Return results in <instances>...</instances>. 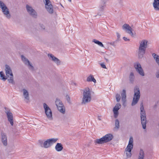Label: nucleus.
<instances>
[{"instance_id":"f257e3e1","label":"nucleus","mask_w":159,"mask_h":159,"mask_svg":"<svg viewBox=\"0 0 159 159\" xmlns=\"http://www.w3.org/2000/svg\"><path fill=\"white\" fill-rule=\"evenodd\" d=\"M83 92V97L81 101V104L82 105L89 102L91 100V91L89 88H85Z\"/></svg>"},{"instance_id":"f03ea898","label":"nucleus","mask_w":159,"mask_h":159,"mask_svg":"<svg viewBox=\"0 0 159 159\" xmlns=\"http://www.w3.org/2000/svg\"><path fill=\"white\" fill-rule=\"evenodd\" d=\"M140 110L141 123L143 128V129H145L146 127L147 118L146 112L144 109L143 102H141L140 104Z\"/></svg>"},{"instance_id":"7ed1b4c3","label":"nucleus","mask_w":159,"mask_h":159,"mask_svg":"<svg viewBox=\"0 0 159 159\" xmlns=\"http://www.w3.org/2000/svg\"><path fill=\"white\" fill-rule=\"evenodd\" d=\"M113 136L111 134H106L102 137L95 140L94 142L96 144H101L110 142L113 138Z\"/></svg>"},{"instance_id":"20e7f679","label":"nucleus","mask_w":159,"mask_h":159,"mask_svg":"<svg viewBox=\"0 0 159 159\" xmlns=\"http://www.w3.org/2000/svg\"><path fill=\"white\" fill-rule=\"evenodd\" d=\"M134 95L131 103L132 106L135 105L139 101L140 97V93L139 87L137 86L134 87Z\"/></svg>"},{"instance_id":"39448f33","label":"nucleus","mask_w":159,"mask_h":159,"mask_svg":"<svg viewBox=\"0 0 159 159\" xmlns=\"http://www.w3.org/2000/svg\"><path fill=\"white\" fill-rule=\"evenodd\" d=\"M133 138L130 137L128 145L125 149L126 154L128 158L130 157L131 156V152L133 148Z\"/></svg>"},{"instance_id":"423d86ee","label":"nucleus","mask_w":159,"mask_h":159,"mask_svg":"<svg viewBox=\"0 0 159 159\" xmlns=\"http://www.w3.org/2000/svg\"><path fill=\"white\" fill-rule=\"evenodd\" d=\"M0 7L1 8L2 11L6 17L8 19H10L11 16L9 9L5 4L1 1H0Z\"/></svg>"},{"instance_id":"0eeeda50","label":"nucleus","mask_w":159,"mask_h":159,"mask_svg":"<svg viewBox=\"0 0 159 159\" xmlns=\"http://www.w3.org/2000/svg\"><path fill=\"white\" fill-rule=\"evenodd\" d=\"M56 105L59 111L63 114L65 113V108L61 101L57 98L55 101Z\"/></svg>"},{"instance_id":"6e6552de","label":"nucleus","mask_w":159,"mask_h":159,"mask_svg":"<svg viewBox=\"0 0 159 159\" xmlns=\"http://www.w3.org/2000/svg\"><path fill=\"white\" fill-rule=\"evenodd\" d=\"M43 108L45 110V113L46 115L47 118L50 120H52V111L48 106V105L45 103L43 104Z\"/></svg>"},{"instance_id":"1a4fd4ad","label":"nucleus","mask_w":159,"mask_h":159,"mask_svg":"<svg viewBox=\"0 0 159 159\" xmlns=\"http://www.w3.org/2000/svg\"><path fill=\"white\" fill-rule=\"evenodd\" d=\"M123 30H125V32L130 34L131 36L133 37L136 35V33H133V30L129 25L127 24H125L122 26Z\"/></svg>"},{"instance_id":"9d476101","label":"nucleus","mask_w":159,"mask_h":159,"mask_svg":"<svg viewBox=\"0 0 159 159\" xmlns=\"http://www.w3.org/2000/svg\"><path fill=\"white\" fill-rule=\"evenodd\" d=\"M26 8L27 12L30 16L34 18H37V13L31 6L27 5Z\"/></svg>"},{"instance_id":"9b49d317","label":"nucleus","mask_w":159,"mask_h":159,"mask_svg":"<svg viewBox=\"0 0 159 159\" xmlns=\"http://www.w3.org/2000/svg\"><path fill=\"white\" fill-rule=\"evenodd\" d=\"M58 139L57 138H52L48 139L44 141L43 148H46L50 147L53 143H56Z\"/></svg>"},{"instance_id":"f8f14e48","label":"nucleus","mask_w":159,"mask_h":159,"mask_svg":"<svg viewBox=\"0 0 159 159\" xmlns=\"http://www.w3.org/2000/svg\"><path fill=\"white\" fill-rule=\"evenodd\" d=\"M134 66L136 71L140 75L142 76H144L145 74L143 69L141 67V65L139 63L137 62L135 63L134 64Z\"/></svg>"},{"instance_id":"ddd939ff","label":"nucleus","mask_w":159,"mask_h":159,"mask_svg":"<svg viewBox=\"0 0 159 159\" xmlns=\"http://www.w3.org/2000/svg\"><path fill=\"white\" fill-rule=\"evenodd\" d=\"M21 59L24 63L28 67L29 69L31 70H34V67L30 63V61L24 56L23 55L21 56Z\"/></svg>"},{"instance_id":"4468645a","label":"nucleus","mask_w":159,"mask_h":159,"mask_svg":"<svg viewBox=\"0 0 159 159\" xmlns=\"http://www.w3.org/2000/svg\"><path fill=\"white\" fill-rule=\"evenodd\" d=\"M121 105L120 103H117L113 108V111L114 114V117L116 118L118 116V110L120 108Z\"/></svg>"},{"instance_id":"2eb2a0df","label":"nucleus","mask_w":159,"mask_h":159,"mask_svg":"<svg viewBox=\"0 0 159 159\" xmlns=\"http://www.w3.org/2000/svg\"><path fill=\"white\" fill-rule=\"evenodd\" d=\"M48 56L49 57L50 59L52 60L57 65H59L60 64V61L57 57H55L52 54H48Z\"/></svg>"},{"instance_id":"dca6fc26","label":"nucleus","mask_w":159,"mask_h":159,"mask_svg":"<svg viewBox=\"0 0 159 159\" xmlns=\"http://www.w3.org/2000/svg\"><path fill=\"white\" fill-rule=\"evenodd\" d=\"M5 72L7 76H13V74L10 66L7 65H5Z\"/></svg>"},{"instance_id":"f3484780","label":"nucleus","mask_w":159,"mask_h":159,"mask_svg":"<svg viewBox=\"0 0 159 159\" xmlns=\"http://www.w3.org/2000/svg\"><path fill=\"white\" fill-rule=\"evenodd\" d=\"M121 100L123 102V105L124 106H125V102H126V91L125 89H123L121 93Z\"/></svg>"},{"instance_id":"a211bd4d","label":"nucleus","mask_w":159,"mask_h":159,"mask_svg":"<svg viewBox=\"0 0 159 159\" xmlns=\"http://www.w3.org/2000/svg\"><path fill=\"white\" fill-rule=\"evenodd\" d=\"M2 142L4 146H6L7 144V137L6 134L3 132L1 134Z\"/></svg>"},{"instance_id":"6ab92c4d","label":"nucleus","mask_w":159,"mask_h":159,"mask_svg":"<svg viewBox=\"0 0 159 159\" xmlns=\"http://www.w3.org/2000/svg\"><path fill=\"white\" fill-rule=\"evenodd\" d=\"M7 114L8 121L10 122L11 125H13V116L12 113L11 111H7L6 112Z\"/></svg>"},{"instance_id":"aec40b11","label":"nucleus","mask_w":159,"mask_h":159,"mask_svg":"<svg viewBox=\"0 0 159 159\" xmlns=\"http://www.w3.org/2000/svg\"><path fill=\"white\" fill-rule=\"evenodd\" d=\"M148 41L146 40H142L140 44L139 48L146 50L147 45Z\"/></svg>"},{"instance_id":"412c9836","label":"nucleus","mask_w":159,"mask_h":159,"mask_svg":"<svg viewBox=\"0 0 159 159\" xmlns=\"http://www.w3.org/2000/svg\"><path fill=\"white\" fill-rule=\"evenodd\" d=\"M23 95L25 98V99L26 102H28L29 100V94L28 91L25 89H23Z\"/></svg>"},{"instance_id":"4be33fe9","label":"nucleus","mask_w":159,"mask_h":159,"mask_svg":"<svg viewBox=\"0 0 159 159\" xmlns=\"http://www.w3.org/2000/svg\"><path fill=\"white\" fill-rule=\"evenodd\" d=\"M145 50L144 49L139 48L138 56L139 59H142L143 57V56L145 53Z\"/></svg>"},{"instance_id":"5701e85b","label":"nucleus","mask_w":159,"mask_h":159,"mask_svg":"<svg viewBox=\"0 0 159 159\" xmlns=\"http://www.w3.org/2000/svg\"><path fill=\"white\" fill-rule=\"evenodd\" d=\"M45 7L48 11L51 14L53 12V7L51 3L45 6Z\"/></svg>"},{"instance_id":"b1692460","label":"nucleus","mask_w":159,"mask_h":159,"mask_svg":"<svg viewBox=\"0 0 159 159\" xmlns=\"http://www.w3.org/2000/svg\"><path fill=\"white\" fill-rule=\"evenodd\" d=\"M153 5L155 10L159 11V0H154Z\"/></svg>"},{"instance_id":"393cba45","label":"nucleus","mask_w":159,"mask_h":159,"mask_svg":"<svg viewBox=\"0 0 159 159\" xmlns=\"http://www.w3.org/2000/svg\"><path fill=\"white\" fill-rule=\"evenodd\" d=\"M63 148L61 143H57L55 147V149L57 152H60L63 150Z\"/></svg>"},{"instance_id":"a878e982","label":"nucleus","mask_w":159,"mask_h":159,"mask_svg":"<svg viewBox=\"0 0 159 159\" xmlns=\"http://www.w3.org/2000/svg\"><path fill=\"white\" fill-rule=\"evenodd\" d=\"M86 80L87 82H93L94 83H96V80L94 79L93 75H90L87 78Z\"/></svg>"},{"instance_id":"bb28decb","label":"nucleus","mask_w":159,"mask_h":159,"mask_svg":"<svg viewBox=\"0 0 159 159\" xmlns=\"http://www.w3.org/2000/svg\"><path fill=\"white\" fill-rule=\"evenodd\" d=\"M144 153L142 149H140L138 159H143L144 157Z\"/></svg>"},{"instance_id":"cd10ccee","label":"nucleus","mask_w":159,"mask_h":159,"mask_svg":"<svg viewBox=\"0 0 159 159\" xmlns=\"http://www.w3.org/2000/svg\"><path fill=\"white\" fill-rule=\"evenodd\" d=\"M134 78L135 76L134 75V73L132 72H131L129 76V80L131 83H133L134 81Z\"/></svg>"},{"instance_id":"c85d7f7f","label":"nucleus","mask_w":159,"mask_h":159,"mask_svg":"<svg viewBox=\"0 0 159 159\" xmlns=\"http://www.w3.org/2000/svg\"><path fill=\"white\" fill-rule=\"evenodd\" d=\"M120 122L118 119H116L115 123V127L114 129H118L120 127Z\"/></svg>"},{"instance_id":"c756f323","label":"nucleus","mask_w":159,"mask_h":159,"mask_svg":"<svg viewBox=\"0 0 159 159\" xmlns=\"http://www.w3.org/2000/svg\"><path fill=\"white\" fill-rule=\"evenodd\" d=\"M93 42L94 43H95L98 44L100 46L104 47V45L102 43L98 40L94 39L93 40Z\"/></svg>"},{"instance_id":"7c9ffc66","label":"nucleus","mask_w":159,"mask_h":159,"mask_svg":"<svg viewBox=\"0 0 159 159\" xmlns=\"http://www.w3.org/2000/svg\"><path fill=\"white\" fill-rule=\"evenodd\" d=\"M10 78L7 79V80L9 83H11L12 84H14L15 82L13 80V76H10Z\"/></svg>"},{"instance_id":"2f4dec72","label":"nucleus","mask_w":159,"mask_h":159,"mask_svg":"<svg viewBox=\"0 0 159 159\" xmlns=\"http://www.w3.org/2000/svg\"><path fill=\"white\" fill-rule=\"evenodd\" d=\"M0 76L2 78V80L4 81L5 80L7 79V78L4 75L2 71L0 72Z\"/></svg>"},{"instance_id":"473e14b6","label":"nucleus","mask_w":159,"mask_h":159,"mask_svg":"<svg viewBox=\"0 0 159 159\" xmlns=\"http://www.w3.org/2000/svg\"><path fill=\"white\" fill-rule=\"evenodd\" d=\"M116 99L117 102H119L120 99V96L119 94L117 93L116 95Z\"/></svg>"},{"instance_id":"72a5a7b5","label":"nucleus","mask_w":159,"mask_h":159,"mask_svg":"<svg viewBox=\"0 0 159 159\" xmlns=\"http://www.w3.org/2000/svg\"><path fill=\"white\" fill-rule=\"evenodd\" d=\"M118 41H119L116 40L114 41L111 42L110 43V44L114 47H115L116 46V44Z\"/></svg>"},{"instance_id":"f704fd0d","label":"nucleus","mask_w":159,"mask_h":159,"mask_svg":"<svg viewBox=\"0 0 159 159\" xmlns=\"http://www.w3.org/2000/svg\"><path fill=\"white\" fill-rule=\"evenodd\" d=\"M105 6V5L104 4H101L99 7V10L100 11H102L103 10L104 7Z\"/></svg>"},{"instance_id":"c9c22d12","label":"nucleus","mask_w":159,"mask_h":159,"mask_svg":"<svg viewBox=\"0 0 159 159\" xmlns=\"http://www.w3.org/2000/svg\"><path fill=\"white\" fill-rule=\"evenodd\" d=\"M44 141L42 140H39V143L40 145V146L42 147H43Z\"/></svg>"},{"instance_id":"e433bc0d","label":"nucleus","mask_w":159,"mask_h":159,"mask_svg":"<svg viewBox=\"0 0 159 159\" xmlns=\"http://www.w3.org/2000/svg\"><path fill=\"white\" fill-rule=\"evenodd\" d=\"M43 2L45 4V6L51 3L49 0H43Z\"/></svg>"},{"instance_id":"4c0bfd02","label":"nucleus","mask_w":159,"mask_h":159,"mask_svg":"<svg viewBox=\"0 0 159 159\" xmlns=\"http://www.w3.org/2000/svg\"><path fill=\"white\" fill-rule=\"evenodd\" d=\"M66 100L67 101L68 103H70V96L68 95H66Z\"/></svg>"},{"instance_id":"58836bf2","label":"nucleus","mask_w":159,"mask_h":159,"mask_svg":"<svg viewBox=\"0 0 159 159\" xmlns=\"http://www.w3.org/2000/svg\"><path fill=\"white\" fill-rule=\"evenodd\" d=\"M116 34L117 37V38L116 40L119 41L120 40V34L118 32H117L116 33Z\"/></svg>"},{"instance_id":"ea45409f","label":"nucleus","mask_w":159,"mask_h":159,"mask_svg":"<svg viewBox=\"0 0 159 159\" xmlns=\"http://www.w3.org/2000/svg\"><path fill=\"white\" fill-rule=\"evenodd\" d=\"M156 61L157 63V64L159 66V56H157L156 57Z\"/></svg>"},{"instance_id":"a19ab883","label":"nucleus","mask_w":159,"mask_h":159,"mask_svg":"<svg viewBox=\"0 0 159 159\" xmlns=\"http://www.w3.org/2000/svg\"><path fill=\"white\" fill-rule=\"evenodd\" d=\"M156 61L157 63V64L159 66V56H157L156 57Z\"/></svg>"},{"instance_id":"79ce46f5","label":"nucleus","mask_w":159,"mask_h":159,"mask_svg":"<svg viewBox=\"0 0 159 159\" xmlns=\"http://www.w3.org/2000/svg\"><path fill=\"white\" fill-rule=\"evenodd\" d=\"M63 121L65 122H67L70 121V120L68 118L65 117L64 118Z\"/></svg>"},{"instance_id":"37998d69","label":"nucleus","mask_w":159,"mask_h":159,"mask_svg":"<svg viewBox=\"0 0 159 159\" xmlns=\"http://www.w3.org/2000/svg\"><path fill=\"white\" fill-rule=\"evenodd\" d=\"M156 77L158 78H159V70H158L156 73Z\"/></svg>"},{"instance_id":"c03bdc74","label":"nucleus","mask_w":159,"mask_h":159,"mask_svg":"<svg viewBox=\"0 0 159 159\" xmlns=\"http://www.w3.org/2000/svg\"><path fill=\"white\" fill-rule=\"evenodd\" d=\"M123 39L125 41H130V39H127L125 37H124Z\"/></svg>"},{"instance_id":"a18cd8bd","label":"nucleus","mask_w":159,"mask_h":159,"mask_svg":"<svg viewBox=\"0 0 159 159\" xmlns=\"http://www.w3.org/2000/svg\"><path fill=\"white\" fill-rule=\"evenodd\" d=\"M101 67L103 68H105V69L107 68L105 65H104L103 63H101Z\"/></svg>"},{"instance_id":"49530a36","label":"nucleus","mask_w":159,"mask_h":159,"mask_svg":"<svg viewBox=\"0 0 159 159\" xmlns=\"http://www.w3.org/2000/svg\"><path fill=\"white\" fill-rule=\"evenodd\" d=\"M101 4H104L105 5L106 2H107V0H101Z\"/></svg>"},{"instance_id":"de8ad7c7","label":"nucleus","mask_w":159,"mask_h":159,"mask_svg":"<svg viewBox=\"0 0 159 159\" xmlns=\"http://www.w3.org/2000/svg\"><path fill=\"white\" fill-rule=\"evenodd\" d=\"M40 27L42 29L44 30L45 29V26L43 24L40 25Z\"/></svg>"},{"instance_id":"09e8293b","label":"nucleus","mask_w":159,"mask_h":159,"mask_svg":"<svg viewBox=\"0 0 159 159\" xmlns=\"http://www.w3.org/2000/svg\"><path fill=\"white\" fill-rule=\"evenodd\" d=\"M157 55L155 53H153L152 54V56L153 57V58L156 60V57H157Z\"/></svg>"},{"instance_id":"8fccbe9b","label":"nucleus","mask_w":159,"mask_h":159,"mask_svg":"<svg viewBox=\"0 0 159 159\" xmlns=\"http://www.w3.org/2000/svg\"><path fill=\"white\" fill-rule=\"evenodd\" d=\"M5 112H6L7 111H10L7 108L5 107Z\"/></svg>"},{"instance_id":"3c124183","label":"nucleus","mask_w":159,"mask_h":159,"mask_svg":"<svg viewBox=\"0 0 159 159\" xmlns=\"http://www.w3.org/2000/svg\"><path fill=\"white\" fill-rule=\"evenodd\" d=\"M105 59L106 60L107 62H108V61L109 60L108 59L105 58Z\"/></svg>"},{"instance_id":"603ef678","label":"nucleus","mask_w":159,"mask_h":159,"mask_svg":"<svg viewBox=\"0 0 159 159\" xmlns=\"http://www.w3.org/2000/svg\"><path fill=\"white\" fill-rule=\"evenodd\" d=\"M98 119L100 120H101V119L100 118L99 116H98Z\"/></svg>"},{"instance_id":"864d4df0","label":"nucleus","mask_w":159,"mask_h":159,"mask_svg":"<svg viewBox=\"0 0 159 159\" xmlns=\"http://www.w3.org/2000/svg\"><path fill=\"white\" fill-rule=\"evenodd\" d=\"M122 1L121 0H119V2L120 3Z\"/></svg>"},{"instance_id":"5fc2aeb1","label":"nucleus","mask_w":159,"mask_h":159,"mask_svg":"<svg viewBox=\"0 0 159 159\" xmlns=\"http://www.w3.org/2000/svg\"><path fill=\"white\" fill-rule=\"evenodd\" d=\"M70 2H71V0H68Z\"/></svg>"},{"instance_id":"6e6d98bb","label":"nucleus","mask_w":159,"mask_h":159,"mask_svg":"<svg viewBox=\"0 0 159 159\" xmlns=\"http://www.w3.org/2000/svg\"><path fill=\"white\" fill-rule=\"evenodd\" d=\"M61 6L62 7H63V6H62V5H61Z\"/></svg>"}]
</instances>
